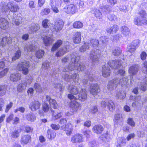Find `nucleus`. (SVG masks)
Returning <instances> with one entry per match:
<instances>
[{"label":"nucleus","instance_id":"obj_1","mask_svg":"<svg viewBox=\"0 0 147 147\" xmlns=\"http://www.w3.org/2000/svg\"><path fill=\"white\" fill-rule=\"evenodd\" d=\"M122 61L118 60H109L108 62V64L111 68L115 69L114 72L116 74L121 75V79L115 78L110 81L107 85V88L112 90L116 88L117 86L120 84L121 86L125 87L127 86L128 84V79L127 77L125 76V71L123 69H120L121 66Z\"/></svg>","mask_w":147,"mask_h":147},{"label":"nucleus","instance_id":"obj_2","mask_svg":"<svg viewBox=\"0 0 147 147\" xmlns=\"http://www.w3.org/2000/svg\"><path fill=\"white\" fill-rule=\"evenodd\" d=\"M80 57L76 53L68 55L62 59L63 63L70 61V63L67 67H65L63 69L64 72H69L73 70H77L78 71L84 70L85 67L82 64L80 63Z\"/></svg>","mask_w":147,"mask_h":147},{"label":"nucleus","instance_id":"obj_3","mask_svg":"<svg viewBox=\"0 0 147 147\" xmlns=\"http://www.w3.org/2000/svg\"><path fill=\"white\" fill-rule=\"evenodd\" d=\"M68 90L70 94L68 95V98L70 100H77L83 101L87 98V92L85 89L82 88L78 85H69Z\"/></svg>","mask_w":147,"mask_h":147},{"label":"nucleus","instance_id":"obj_4","mask_svg":"<svg viewBox=\"0 0 147 147\" xmlns=\"http://www.w3.org/2000/svg\"><path fill=\"white\" fill-rule=\"evenodd\" d=\"M49 20L45 19L42 22V25L43 27L45 29L42 30L41 32L40 35L42 37V36L44 37H48V36H51V34H49L50 32H51L52 28H51V25L49 24Z\"/></svg>","mask_w":147,"mask_h":147},{"label":"nucleus","instance_id":"obj_5","mask_svg":"<svg viewBox=\"0 0 147 147\" xmlns=\"http://www.w3.org/2000/svg\"><path fill=\"white\" fill-rule=\"evenodd\" d=\"M140 16L136 18L134 20V24L137 25H141L142 24H147V20L146 19V16L145 11L142 10L139 13Z\"/></svg>","mask_w":147,"mask_h":147},{"label":"nucleus","instance_id":"obj_6","mask_svg":"<svg viewBox=\"0 0 147 147\" xmlns=\"http://www.w3.org/2000/svg\"><path fill=\"white\" fill-rule=\"evenodd\" d=\"M29 67L28 61L20 62L17 65L16 68L18 70L21 71L23 74L27 75L28 73Z\"/></svg>","mask_w":147,"mask_h":147},{"label":"nucleus","instance_id":"obj_7","mask_svg":"<svg viewBox=\"0 0 147 147\" xmlns=\"http://www.w3.org/2000/svg\"><path fill=\"white\" fill-rule=\"evenodd\" d=\"M99 44L98 40L96 39H93L90 41V43L85 42L80 49V51L81 52H84L89 49L92 45L93 47H98Z\"/></svg>","mask_w":147,"mask_h":147},{"label":"nucleus","instance_id":"obj_8","mask_svg":"<svg viewBox=\"0 0 147 147\" xmlns=\"http://www.w3.org/2000/svg\"><path fill=\"white\" fill-rule=\"evenodd\" d=\"M100 51L97 49L92 50L90 52V58L93 64L97 63L99 61Z\"/></svg>","mask_w":147,"mask_h":147},{"label":"nucleus","instance_id":"obj_9","mask_svg":"<svg viewBox=\"0 0 147 147\" xmlns=\"http://www.w3.org/2000/svg\"><path fill=\"white\" fill-rule=\"evenodd\" d=\"M62 77L66 81L71 82L72 81L75 84H78V83L79 79V75L76 73L73 74L71 76H70L65 73V75H63Z\"/></svg>","mask_w":147,"mask_h":147},{"label":"nucleus","instance_id":"obj_10","mask_svg":"<svg viewBox=\"0 0 147 147\" xmlns=\"http://www.w3.org/2000/svg\"><path fill=\"white\" fill-rule=\"evenodd\" d=\"M63 11L67 14H73L77 11V6L74 4H70L66 6L63 8Z\"/></svg>","mask_w":147,"mask_h":147},{"label":"nucleus","instance_id":"obj_11","mask_svg":"<svg viewBox=\"0 0 147 147\" xmlns=\"http://www.w3.org/2000/svg\"><path fill=\"white\" fill-rule=\"evenodd\" d=\"M94 72L88 71L86 72V75L84 76V78L82 80V82L85 85L87 84L88 78L90 81H93L94 80L95 77Z\"/></svg>","mask_w":147,"mask_h":147},{"label":"nucleus","instance_id":"obj_12","mask_svg":"<svg viewBox=\"0 0 147 147\" xmlns=\"http://www.w3.org/2000/svg\"><path fill=\"white\" fill-rule=\"evenodd\" d=\"M76 100H71L70 107L72 109L73 112H76L78 110L80 109L81 104L77 102Z\"/></svg>","mask_w":147,"mask_h":147},{"label":"nucleus","instance_id":"obj_13","mask_svg":"<svg viewBox=\"0 0 147 147\" xmlns=\"http://www.w3.org/2000/svg\"><path fill=\"white\" fill-rule=\"evenodd\" d=\"M98 86L97 84H92L90 86V94L94 96L96 95L100 91Z\"/></svg>","mask_w":147,"mask_h":147},{"label":"nucleus","instance_id":"obj_14","mask_svg":"<svg viewBox=\"0 0 147 147\" xmlns=\"http://www.w3.org/2000/svg\"><path fill=\"white\" fill-rule=\"evenodd\" d=\"M73 126L70 123H68L65 125V126L63 125L61 128L64 131H66V134L67 136L70 135L73 131Z\"/></svg>","mask_w":147,"mask_h":147},{"label":"nucleus","instance_id":"obj_15","mask_svg":"<svg viewBox=\"0 0 147 147\" xmlns=\"http://www.w3.org/2000/svg\"><path fill=\"white\" fill-rule=\"evenodd\" d=\"M71 140L73 143H80L83 141V137L82 134H76L72 137Z\"/></svg>","mask_w":147,"mask_h":147},{"label":"nucleus","instance_id":"obj_16","mask_svg":"<svg viewBox=\"0 0 147 147\" xmlns=\"http://www.w3.org/2000/svg\"><path fill=\"white\" fill-rule=\"evenodd\" d=\"M21 75L19 73H15L10 74L9 78L11 82H16L21 79Z\"/></svg>","mask_w":147,"mask_h":147},{"label":"nucleus","instance_id":"obj_17","mask_svg":"<svg viewBox=\"0 0 147 147\" xmlns=\"http://www.w3.org/2000/svg\"><path fill=\"white\" fill-rule=\"evenodd\" d=\"M64 23L61 20H57L55 23L53 29L56 31L61 30L64 26Z\"/></svg>","mask_w":147,"mask_h":147},{"label":"nucleus","instance_id":"obj_18","mask_svg":"<svg viewBox=\"0 0 147 147\" xmlns=\"http://www.w3.org/2000/svg\"><path fill=\"white\" fill-rule=\"evenodd\" d=\"M8 5L9 7V10L12 12H17L19 9V7L16 4L9 2Z\"/></svg>","mask_w":147,"mask_h":147},{"label":"nucleus","instance_id":"obj_19","mask_svg":"<svg viewBox=\"0 0 147 147\" xmlns=\"http://www.w3.org/2000/svg\"><path fill=\"white\" fill-rule=\"evenodd\" d=\"M40 103L38 101H34L31 102L29 108L31 110L34 111L39 108Z\"/></svg>","mask_w":147,"mask_h":147},{"label":"nucleus","instance_id":"obj_20","mask_svg":"<svg viewBox=\"0 0 147 147\" xmlns=\"http://www.w3.org/2000/svg\"><path fill=\"white\" fill-rule=\"evenodd\" d=\"M102 73L103 76L104 77H107L110 75V70L107 65H105L102 67Z\"/></svg>","mask_w":147,"mask_h":147},{"label":"nucleus","instance_id":"obj_21","mask_svg":"<svg viewBox=\"0 0 147 147\" xmlns=\"http://www.w3.org/2000/svg\"><path fill=\"white\" fill-rule=\"evenodd\" d=\"M69 48L68 46L66 47H63L58 51L56 54V56L57 57H60L62 56L69 51Z\"/></svg>","mask_w":147,"mask_h":147},{"label":"nucleus","instance_id":"obj_22","mask_svg":"<svg viewBox=\"0 0 147 147\" xmlns=\"http://www.w3.org/2000/svg\"><path fill=\"white\" fill-rule=\"evenodd\" d=\"M11 42V37H2L0 38V46L4 47Z\"/></svg>","mask_w":147,"mask_h":147},{"label":"nucleus","instance_id":"obj_23","mask_svg":"<svg viewBox=\"0 0 147 147\" xmlns=\"http://www.w3.org/2000/svg\"><path fill=\"white\" fill-rule=\"evenodd\" d=\"M8 27V22L4 18H0V28L4 30L6 29Z\"/></svg>","mask_w":147,"mask_h":147},{"label":"nucleus","instance_id":"obj_24","mask_svg":"<svg viewBox=\"0 0 147 147\" xmlns=\"http://www.w3.org/2000/svg\"><path fill=\"white\" fill-rule=\"evenodd\" d=\"M134 42H136L137 44L133 45L131 44L128 46L127 47V50L130 53H132L134 52L135 50V47L137 46L139 44L140 41L139 40H134Z\"/></svg>","mask_w":147,"mask_h":147},{"label":"nucleus","instance_id":"obj_25","mask_svg":"<svg viewBox=\"0 0 147 147\" xmlns=\"http://www.w3.org/2000/svg\"><path fill=\"white\" fill-rule=\"evenodd\" d=\"M139 70L138 67L137 65H134L131 66L129 69V72L131 75H136Z\"/></svg>","mask_w":147,"mask_h":147},{"label":"nucleus","instance_id":"obj_26","mask_svg":"<svg viewBox=\"0 0 147 147\" xmlns=\"http://www.w3.org/2000/svg\"><path fill=\"white\" fill-rule=\"evenodd\" d=\"M8 86L7 85L2 84L0 85V96H3L6 94Z\"/></svg>","mask_w":147,"mask_h":147},{"label":"nucleus","instance_id":"obj_27","mask_svg":"<svg viewBox=\"0 0 147 147\" xmlns=\"http://www.w3.org/2000/svg\"><path fill=\"white\" fill-rule=\"evenodd\" d=\"M103 130V128L100 125H98L94 126L93 128L94 132L97 134H101Z\"/></svg>","mask_w":147,"mask_h":147},{"label":"nucleus","instance_id":"obj_28","mask_svg":"<svg viewBox=\"0 0 147 147\" xmlns=\"http://www.w3.org/2000/svg\"><path fill=\"white\" fill-rule=\"evenodd\" d=\"M118 26L116 25H114L110 28H108L106 30L107 32L113 34L116 33L118 30Z\"/></svg>","mask_w":147,"mask_h":147},{"label":"nucleus","instance_id":"obj_29","mask_svg":"<svg viewBox=\"0 0 147 147\" xmlns=\"http://www.w3.org/2000/svg\"><path fill=\"white\" fill-rule=\"evenodd\" d=\"M130 98L131 99H134V100L135 102H133L132 103V106L133 107L137 106L138 103H140L141 102L140 96H135L134 97H133V96L132 97H130Z\"/></svg>","mask_w":147,"mask_h":147},{"label":"nucleus","instance_id":"obj_30","mask_svg":"<svg viewBox=\"0 0 147 147\" xmlns=\"http://www.w3.org/2000/svg\"><path fill=\"white\" fill-rule=\"evenodd\" d=\"M121 32L123 34V36H129L130 34V31L129 29L126 26H123L121 28Z\"/></svg>","mask_w":147,"mask_h":147},{"label":"nucleus","instance_id":"obj_31","mask_svg":"<svg viewBox=\"0 0 147 147\" xmlns=\"http://www.w3.org/2000/svg\"><path fill=\"white\" fill-rule=\"evenodd\" d=\"M62 44V41L61 40H58L54 44L51 48V51H56L57 49Z\"/></svg>","mask_w":147,"mask_h":147},{"label":"nucleus","instance_id":"obj_32","mask_svg":"<svg viewBox=\"0 0 147 147\" xmlns=\"http://www.w3.org/2000/svg\"><path fill=\"white\" fill-rule=\"evenodd\" d=\"M43 40L45 46L49 45L52 43L54 40L52 37H43Z\"/></svg>","mask_w":147,"mask_h":147},{"label":"nucleus","instance_id":"obj_33","mask_svg":"<svg viewBox=\"0 0 147 147\" xmlns=\"http://www.w3.org/2000/svg\"><path fill=\"white\" fill-rule=\"evenodd\" d=\"M30 139V137L28 135H24L22 137L21 143L23 144L28 143Z\"/></svg>","mask_w":147,"mask_h":147},{"label":"nucleus","instance_id":"obj_34","mask_svg":"<svg viewBox=\"0 0 147 147\" xmlns=\"http://www.w3.org/2000/svg\"><path fill=\"white\" fill-rule=\"evenodd\" d=\"M26 86L27 84L26 83H25L24 82H22V83L19 84L17 86V90L19 92H21L26 88Z\"/></svg>","mask_w":147,"mask_h":147},{"label":"nucleus","instance_id":"obj_35","mask_svg":"<svg viewBox=\"0 0 147 147\" xmlns=\"http://www.w3.org/2000/svg\"><path fill=\"white\" fill-rule=\"evenodd\" d=\"M40 28V26L39 25L37 24H31L30 27V29L32 32H36L39 30Z\"/></svg>","mask_w":147,"mask_h":147},{"label":"nucleus","instance_id":"obj_36","mask_svg":"<svg viewBox=\"0 0 147 147\" xmlns=\"http://www.w3.org/2000/svg\"><path fill=\"white\" fill-rule=\"evenodd\" d=\"M34 88L37 92L41 93L43 91L41 85L38 83H35L34 84Z\"/></svg>","mask_w":147,"mask_h":147},{"label":"nucleus","instance_id":"obj_37","mask_svg":"<svg viewBox=\"0 0 147 147\" xmlns=\"http://www.w3.org/2000/svg\"><path fill=\"white\" fill-rule=\"evenodd\" d=\"M63 115L62 113L59 112L57 113H56L55 112L52 113V119L53 120H55L58 119L61 117Z\"/></svg>","mask_w":147,"mask_h":147},{"label":"nucleus","instance_id":"obj_38","mask_svg":"<svg viewBox=\"0 0 147 147\" xmlns=\"http://www.w3.org/2000/svg\"><path fill=\"white\" fill-rule=\"evenodd\" d=\"M36 46L32 45H27L24 48V50L25 51L28 52L30 51H33L35 50L36 49Z\"/></svg>","mask_w":147,"mask_h":147},{"label":"nucleus","instance_id":"obj_39","mask_svg":"<svg viewBox=\"0 0 147 147\" xmlns=\"http://www.w3.org/2000/svg\"><path fill=\"white\" fill-rule=\"evenodd\" d=\"M26 118L29 121L34 122L36 119V117L34 114L31 113L27 115Z\"/></svg>","mask_w":147,"mask_h":147},{"label":"nucleus","instance_id":"obj_40","mask_svg":"<svg viewBox=\"0 0 147 147\" xmlns=\"http://www.w3.org/2000/svg\"><path fill=\"white\" fill-rule=\"evenodd\" d=\"M50 5L51 6L53 12L56 13H57L59 12L58 7L56 6V5L54 4V2L53 0H50Z\"/></svg>","mask_w":147,"mask_h":147},{"label":"nucleus","instance_id":"obj_41","mask_svg":"<svg viewBox=\"0 0 147 147\" xmlns=\"http://www.w3.org/2000/svg\"><path fill=\"white\" fill-rule=\"evenodd\" d=\"M22 15L19 13L17 15V16L16 17L15 19V23L16 25H19L22 22Z\"/></svg>","mask_w":147,"mask_h":147},{"label":"nucleus","instance_id":"obj_42","mask_svg":"<svg viewBox=\"0 0 147 147\" xmlns=\"http://www.w3.org/2000/svg\"><path fill=\"white\" fill-rule=\"evenodd\" d=\"M122 119V115L117 113L115 115L113 121L115 124H117L118 121Z\"/></svg>","mask_w":147,"mask_h":147},{"label":"nucleus","instance_id":"obj_43","mask_svg":"<svg viewBox=\"0 0 147 147\" xmlns=\"http://www.w3.org/2000/svg\"><path fill=\"white\" fill-rule=\"evenodd\" d=\"M121 53L122 51L120 48L118 47L113 50L112 54L115 56H118L120 55L122 56Z\"/></svg>","mask_w":147,"mask_h":147},{"label":"nucleus","instance_id":"obj_44","mask_svg":"<svg viewBox=\"0 0 147 147\" xmlns=\"http://www.w3.org/2000/svg\"><path fill=\"white\" fill-rule=\"evenodd\" d=\"M47 132L48 134V137L49 138L53 139L55 137L56 133L54 131L49 130L47 131Z\"/></svg>","mask_w":147,"mask_h":147},{"label":"nucleus","instance_id":"obj_45","mask_svg":"<svg viewBox=\"0 0 147 147\" xmlns=\"http://www.w3.org/2000/svg\"><path fill=\"white\" fill-rule=\"evenodd\" d=\"M8 10H9V7L8 4L7 5L5 4H3L0 8V10L3 13H6L7 12Z\"/></svg>","mask_w":147,"mask_h":147},{"label":"nucleus","instance_id":"obj_46","mask_svg":"<svg viewBox=\"0 0 147 147\" xmlns=\"http://www.w3.org/2000/svg\"><path fill=\"white\" fill-rule=\"evenodd\" d=\"M125 96V94L124 92H117L116 95V97L120 99H123Z\"/></svg>","mask_w":147,"mask_h":147},{"label":"nucleus","instance_id":"obj_47","mask_svg":"<svg viewBox=\"0 0 147 147\" xmlns=\"http://www.w3.org/2000/svg\"><path fill=\"white\" fill-rule=\"evenodd\" d=\"M10 58L9 57H5L3 59V61L0 62V68H3L5 66V63L4 61H7V62H9Z\"/></svg>","mask_w":147,"mask_h":147},{"label":"nucleus","instance_id":"obj_48","mask_svg":"<svg viewBox=\"0 0 147 147\" xmlns=\"http://www.w3.org/2000/svg\"><path fill=\"white\" fill-rule=\"evenodd\" d=\"M83 26V24L80 21H76L73 24V27L76 28H80Z\"/></svg>","mask_w":147,"mask_h":147},{"label":"nucleus","instance_id":"obj_49","mask_svg":"<svg viewBox=\"0 0 147 147\" xmlns=\"http://www.w3.org/2000/svg\"><path fill=\"white\" fill-rule=\"evenodd\" d=\"M101 11L105 15L108 14L110 11V9L108 5H105L101 8Z\"/></svg>","mask_w":147,"mask_h":147},{"label":"nucleus","instance_id":"obj_50","mask_svg":"<svg viewBox=\"0 0 147 147\" xmlns=\"http://www.w3.org/2000/svg\"><path fill=\"white\" fill-rule=\"evenodd\" d=\"M44 53L45 52L43 50L40 49L39 50L36 52V57L38 58H41L44 56Z\"/></svg>","mask_w":147,"mask_h":147},{"label":"nucleus","instance_id":"obj_51","mask_svg":"<svg viewBox=\"0 0 147 147\" xmlns=\"http://www.w3.org/2000/svg\"><path fill=\"white\" fill-rule=\"evenodd\" d=\"M21 54V52L20 50H19L16 51V52L15 53L14 56L12 58V61H13L17 59H18L20 57Z\"/></svg>","mask_w":147,"mask_h":147},{"label":"nucleus","instance_id":"obj_52","mask_svg":"<svg viewBox=\"0 0 147 147\" xmlns=\"http://www.w3.org/2000/svg\"><path fill=\"white\" fill-rule=\"evenodd\" d=\"M108 107L110 111H112L115 109L114 104L111 100H109L108 102Z\"/></svg>","mask_w":147,"mask_h":147},{"label":"nucleus","instance_id":"obj_53","mask_svg":"<svg viewBox=\"0 0 147 147\" xmlns=\"http://www.w3.org/2000/svg\"><path fill=\"white\" fill-rule=\"evenodd\" d=\"M94 13L96 17L100 19L102 17V15L101 12L98 9H96L94 11Z\"/></svg>","mask_w":147,"mask_h":147},{"label":"nucleus","instance_id":"obj_54","mask_svg":"<svg viewBox=\"0 0 147 147\" xmlns=\"http://www.w3.org/2000/svg\"><path fill=\"white\" fill-rule=\"evenodd\" d=\"M49 104L54 109H57L58 105L56 101L54 99L51 100H50Z\"/></svg>","mask_w":147,"mask_h":147},{"label":"nucleus","instance_id":"obj_55","mask_svg":"<svg viewBox=\"0 0 147 147\" xmlns=\"http://www.w3.org/2000/svg\"><path fill=\"white\" fill-rule=\"evenodd\" d=\"M146 82H144L143 84H142L141 85L140 84V89L143 91H145L147 87V78H146Z\"/></svg>","mask_w":147,"mask_h":147},{"label":"nucleus","instance_id":"obj_56","mask_svg":"<svg viewBox=\"0 0 147 147\" xmlns=\"http://www.w3.org/2000/svg\"><path fill=\"white\" fill-rule=\"evenodd\" d=\"M54 86L55 88L58 89L60 91H63L64 88L62 85L59 84H54Z\"/></svg>","mask_w":147,"mask_h":147},{"label":"nucleus","instance_id":"obj_57","mask_svg":"<svg viewBox=\"0 0 147 147\" xmlns=\"http://www.w3.org/2000/svg\"><path fill=\"white\" fill-rule=\"evenodd\" d=\"M26 81L25 82V83L27 85H30L32 83L33 80L32 77L30 75L27 76L26 78Z\"/></svg>","mask_w":147,"mask_h":147},{"label":"nucleus","instance_id":"obj_58","mask_svg":"<svg viewBox=\"0 0 147 147\" xmlns=\"http://www.w3.org/2000/svg\"><path fill=\"white\" fill-rule=\"evenodd\" d=\"M98 111L97 107L96 106L92 107L89 110V112L92 114H94L96 113Z\"/></svg>","mask_w":147,"mask_h":147},{"label":"nucleus","instance_id":"obj_59","mask_svg":"<svg viewBox=\"0 0 147 147\" xmlns=\"http://www.w3.org/2000/svg\"><path fill=\"white\" fill-rule=\"evenodd\" d=\"M50 12V10L49 8H45L42 9L41 12L40 14L42 15H47Z\"/></svg>","mask_w":147,"mask_h":147},{"label":"nucleus","instance_id":"obj_60","mask_svg":"<svg viewBox=\"0 0 147 147\" xmlns=\"http://www.w3.org/2000/svg\"><path fill=\"white\" fill-rule=\"evenodd\" d=\"M54 4L57 7H60L63 2V0H53Z\"/></svg>","mask_w":147,"mask_h":147},{"label":"nucleus","instance_id":"obj_61","mask_svg":"<svg viewBox=\"0 0 147 147\" xmlns=\"http://www.w3.org/2000/svg\"><path fill=\"white\" fill-rule=\"evenodd\" d=\"M49 109V105L48 104L45 103L42 105V110L45 112H47Z\"/></svg>","mask_w":147,"mask_h":147},{"label":"nucleus","instance_id":"obj_62","mask_svg":"<svg viewBox=\"0 0 147 147\" xmlns=\"http://www.w3.org/2000/svg\"><path fill=\"white\" fill-rule=\"evenodd\" d=\"M128 124L132 127L135 126V123L133 119L131 118H129L127 120Z\"/></svg>","mask_w":147,"mask_h":147},{"label":"nucleus","instance_id":"obj_63","mask_svg":"<svg viewBox=\"0 0 147 147\" xmlns=\"http://www.w3.org/2000/svg\"><path fill=\"white\" fill-rule=\"evenodd\" d=\"M19 136V132L17 130H15L11 133V136L12 138H16Z\"/></svg>","mask_w":147,"mask_h":147},{"label":"nucleus","instance_id":"obj_64","mask_svg":"<svg viewBox=\"0 0 147 147\" xmlns=\"http://www.w3.org/2000/svg\"><path fill=\"white\" fill-rule=\"evenodd\" d=\"M50 63L47 61H45L42 64V68L45 69H48L50 66Z\"/></svg>","mask_w":147,"mask_h":147}]
</instances>
